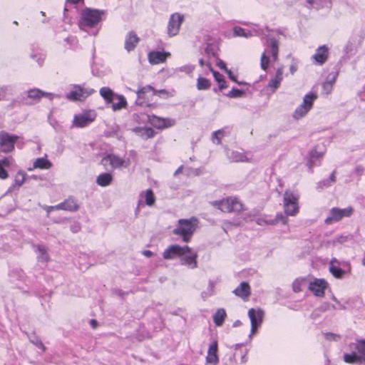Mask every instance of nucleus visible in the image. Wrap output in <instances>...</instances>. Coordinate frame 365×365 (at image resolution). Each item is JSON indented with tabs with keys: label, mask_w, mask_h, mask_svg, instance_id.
<instances>
[{
	"label": "nucleus",
	"mask_w": 365,
	"mask_h": 365,
	"mask_svg": "<svg viewBox=\"0 0 365 365\" xmlns=\"http://www.w3.org/2000/svg\"><path fill=\"white\" fill-rule=\"evenodd\" d=\"M65 41L70 46V48L76 49L77 44V39L75 36H69L65 38Z\"/></svg>",
	"instance_id": "nucleus-53"
},
{
	"label": "nucleus",
	"mask_w": 365,
	"mask_h": 365,
	"mask_svg": "<svg viewBox=\"0 0 365 365\" xmlns=\"http://www.w3.org/2000/svg\"><path fill=\"white\" fill-rule=\"evenodd\" d=\"M211 86L210 81L203 77L199 76L197 79V88L199 91L207 90Z\"/></svg>",
	"instance_id": "nucleus-42"
},
{
	"label": "nucleus",
	"mask_w": 365,
	"mask_h": 365,
	"mask_svg": "<svg viewBox=\"0 0 365 365\" xmlns=\"http://www.w3.org/2000/svg\"><path fill=\"white\" fill-rule=\"evenodd\" d=\"M245 95V91L238 89L237 88H232L227 93L226 96L231 98H241Z\"/></svg>",
	"instance_id": "nucleus-45"
},
{
	"label": "nucleus",
	"mask_w": 365,
	"mask_h": 365,
	"mask_svg": "<svg viewBox=\"0 0 365 365\" xmlns=\"http://www.w3.org/2000/svg\"><path fill=\"white\" fill-rule=\"evenodd\" d=\"M336 78V75H334L331 78H328L327 80L323 83L322 91L324 94L327 96L331 93Z\"/></svg>",
	"instance_id": "nucleus-38"
},
{
	"label": "nucleus",
	"mask_w": 365,
	"mask_h": 365,
	"mask_svg": "<svg viewBox=\"0 0 365 365\" xmlns=\"http://www.w3.org/2000/svg\"><path fill=\"white\" fill-rule=\"evenodd\" d=\"M328 283L324 279L315 278L309 284V289L317 297H324Z\"/></svg>",
	"instance_id": "nucleus-18"
},
{
	"label": "nucleus",
	"mask_w": 365,
	"mask_h": 365,
	"mask_svg": "<svg viewBox=\"0 0 365 365\" xmlns=\"http://www.w3.org/2000/svg\"><path fill=\"white\" fill-rule=\"evenodd\" d=\"M226 155L230 161L235 163L247 162L252 159V155L250 153L227 150Z\"/></svg>",
	"instance_id": "nucleus-20"
},
{
	"label": "nucleus",
	"mask_w": 365,
	"mask_h": 365,
	"mask_svg": "<svg viewBox=\"0 0 365 365\" xmlns=\"http://www.w3.org/2000/svg\"><path fill=\"white\" fill-rule=\"evenodd\" d=\"M83 2H84V0H65V6H64V9H63L64 19H67L66 12L68 11V6H69L71 5L76 6L78 4H83Z\"/></svg>",
	"instance_id": "nucleus-50"
},
{
	"label": "nucleus",
	"mask_w": 365,
	"mask_h": 365,
	"mask_svg": "<svg viewBox=\"0 0 365 365\" xmlns=\"http://www.w3.org/2000/svg\"><path fill=\"white\" fill-rule=\"evenodd\" d=\"M197 225V220L195 217L190 219H180L173 233L182 237V241L187 242L190 240Z\"/></svg>",
	"instance_id": "nucleus-5"
},
{
	"label": "nucleus",
	"mask_w": 365,
	"mask_h": 365,
	"mask_svg": "<svg viewBox=\"0 0 365 365\" xmlns=\"http://www.w3.org/2000/svg\"><path fill=\"white\" fill-rule=\"evenodd\" d=\"M133 131L143 139L153 138L155 135L154 130L148 127H135L133 129Z\"/></svg>",
	"instance_id": "nucleus-29"
},
{
	"label": "nucleus",
	"mask_w": 365,
	"mask_h": 365,
	"mask_svg": "<svg viewBox=\"0 0 365 365\" xmlns=\"http://www.w3.org/2000/svg\"><path fill=\"white\" fill-rule=\"evenodd\" d=\"M305 278H297L292 283V289L294 292H299L302 290V287L305 284Z\"/></svg>",
	"instance_id": "nucleus-48"
},
{
	"label": "nucleus",
	"mask_w": 365,
	"mask_h": 365,
	"mask_svg": "<svg viewBox=\"0 0 365 365\" xmlns=\"http://www.w3.org/2000/svg\"><path fill=\"white\" fill-rule=\"evenodd\" d=\"M104 11L85 8L80 13L78 26L81 30L91 35H97L99 28L98 24L102 20Z\"/></svg>",
	"instance_id": "nucleus-2"
},
{
	"label": "nucleus",
	"mask_w": 365,
	"mask_h": 365,
	"mask_svg": "<svg viewBox=\"0 0 365 365\" xmlns=\"http://www.w3.org/2000/svg\"><path fill=\"white\" fill-rule=\"evenodd\" d=\"M207 69L209 71L212 72L213 74V76L215 78V80L218 83L224 79V76L220 73L219 72L213 70V68L211 66L210 63H207Z\"/></svg>",
	"instance_id": "nucleus-52"
},
{
	"label": "nucleus",
	"mask_w": 365,
	"mask_h": 365,
	"mask_svg": "<svg viewBox=\"0 0 365 365\" xmlns=\"http://www.w3.org/2000/svg\"><path fill=\"white\" fill-rule=\"evenodd\" d=\"M297 70V65L295 63H293L289 66V71L292 74H294Z\"/></svg>",
	"instance_id": "nucleus-64"
},
{
	"label": "nucleus",
	"mask_w": 365,
	"mask_h": 365,
	"mask_svg": "<svg viewBox=\"0 0 365 365\" xmlns=\"http://www.w3.org/2000/svg\"><path fill=\"white\" fill-rule=\"evenodd\" d=\"M155 196L151 189H148L145 192V202L148 206H152L155 203Z\"/></svg>",
	"instance_id": "nucleus-46"
},
{
	"label": "nucleus",
	"mask_w": 365,
	"mask_h": 365,
	"mask_svg": "<svg viewBox=\"0 0 365 365\" xmlns=\"http://www.w3.org/2000/svg\"><path fill=\"white\" fill-rule=\"evenodd\" d=\"M195 66L192 64H187L182 66L180 67L176 68L175 71V73L178 72H184L186 74H191L193 71L195 70Z\"/></svg>",
	"instance_id": "nucleus-49"
},
{
	"label": "nucleus",
	"mask_w": 365,
	"mask_h": 365,
	"mask_svg": "<svg viewBox=\"0 0 365 365\" xmlns=\"http://www.w3.org/2000/svg\"><path fill=\"white\" fill-rule=\"evenodd\" d=\"M81 225L78 222H73L70 227V230L73 233L78 232L81 230Z\"/></svg>",
	"instance_id": "nucleus-57"
},
{
	"label": "nucleus",
	"mask_w": 365,
	"mask_h": 365,
	"mask_svg": "<svg viewBox=\"0 0 365 365\" xmlns=\"http://www.w3.org/2000/svg\"><path fill=\"white\" fill-rule=\"evenodd\" d=\"M218 85H219V90H220V91H222L224 88H226L227 87L226 81H225V79H223L222 81L218 82Z\"/></svg>",
	"instance_id": "nucleus-63"
},
{
	"label": "nucleus",
	"mask_w": 365,
	"mask_h": 365,
	"mask_svg": "<svg viewBox=\"0 0 365 365\" xmlns=\"http://www.w3.org/2000/svg\"><path fill=\"white\" fill-rule=\"evenodd\" d=\"M97 115L94 110H86L76 114L73 120V126L76 128H84L93 122Z\"/></svg>",
	"instance_id": "nucleus-13"
},
{
	"label": "nucleus",
	"mask_w": 365,
	"mask_h": 365,
	"mask_svg": "<svg viewBox=\"0 0 365 365\" xmlns=\"http://www.w3.org/2000/svg\"><path fill=\"white\" fill-rule=\"evenodd\" d=\"M184 19V15L178 12L170 16L167 26V34L169 37H173L178 34Z\"/></svg>",
	"instance_id": "nucleus-12"
},
{
	"label": "nucleus",
	"mask_w": 365,
	"mask_h": 365,
	"mask_svg": "<svg viewBox=\"0 0 365 365\" xmlns=\"http://www.w3.org/2000/svg\"><path fill=\"white\" fill-rule=\"evenodd\" d=\"M113 180V176L108 173H103L100 174L96 178V183L101 186L106 187L109 185Z\"/></svg>",
	"instance_id": "nucleus-33"
},
{
	"label": "nucleus",
	"mask_w": 365,
	"mask_h": 365,
	"mask_svg": "<svg viewBox=\"0 0 365 365\" xmlns=\"http://www.w3.org/2000/svg\"><path fill=\"white\" fill-rule=\"evenodd\" d=\"M264 313L262 309H250L248 311V317L251 322V330L249 337H251L254 334L257 329L261 326L263 322Z\"/></svg>",
	"instance_id": "nucleus-15"
},
{
	"label": "nucleus",
	"mask_w": 365,
	"mask_h": 365,
	"mask_svg": "<svg viewBox=\"0 0 365 365\" xmlns=\"http://www.w3.org/2000/svg\"><path fill=\"white\" fill-rule=\"evenodd\" d=\"M140 42V38L135 31H129L125 36L124 48L128 52L135 50Z\"/></svg>",
	"instance_id": "nucleus-21"
},
{
	"label": "nucleus",
	"mask_w": 365,
	"mask_h": 365,
	"mask_svg": "<svg viewBox=\"0 0 365 365\" xmlns=\"http://www.w3.org/2000/svg\"><path fill=\"white\" fill-rule=\"evenodd\" d=\"M233 293L242 299H246L250 294V287L247 282H242L240 285L234 289Z\"/></svg>",
	"instance_id": "nucleus-28"
},
{
	"label": "nucleus",
	"mask_w": 365,
	"mask_h": 365,
	"mask_svg": "<svg viewBox=\"0 0 365 365\" xmlns=\"http://www.w3.org/2000/svg\"><path fill=\"white\" fill-rule=\"evenodd\" d=\"M317 98L315 93L309 92L304 98L302 103L295 109L293 113V118L299 120L307 115L312 109L314 101Z\"/></svg>",
	"instance_id": "nucleus-9"
},
{
	"label": "nucleus",
	"mask_w": 365,
	"mask_h": 365,
	"mask_svg": "<svg viewBox=\"0 0 365 365\" xmlns=\"http://www.w3.org/2000/svg\"><path fill=\"white\" fill-rule=\"evenodd\" d=\"M155 91V88L150 85H147L140 89L136 92L137 96L138 99H146L147 94Z\"/></svg>",
	"instance_id": "nucleus-40"
},
{
	"label": "nucleus",
	"mask_w": 365,
	"mask_h": 365,
	"mask_svg": "<svg viewBox=\"0 0 365 365\" xmlns=\"http://www.w3.org/2000/svg\"><path fill=\"white\" fill-rule=\"evenodd\" d=\"M212 205L225 212H239L243 209L242 202L237 197H227L213 201Z\"/></svg>",
	"instance_id": "nucleus-7"
},
{
	"label": "nucleus",
	"mask_w": 365,
	"mask_h": 365,
	"mask_svg": "<svg viewBox=\"0 0 365 365\" xmlns=\"http://www.w3.org/2000/svg\"><path fill=\"white\" fill-rule=\"evenodd\" d=\"M279 222H282L284 225L287 223V218L281 212L277 213L274 218H267V217H258L256 220V222L259 225H276Z\"/></svg>",
	"instance_id": "nucleus-22"
},
{
	"label": "nucleus",
	"mask_w": 365,
	"mask_h": 365,
	"mask_svg": "<svg viewBox=\"0 0 365 365\" xmlns=\"http://www.w3.org/2000/svg\"><path fill=\"white\" fill-rule=\"evenodd\" d=\"M100 95L105 100L106 103H111L115 100L116 93H115L108 87H102L100 89Z\"/></svg>",
	"instance_id": "nucleus-32"
},
{
	"label": "nucleus",
	"mask_w": 365,
	"mask_h": 365,
	"mask_svg": "<svg viewBox=\"0 0 365 365\" xmlns=\"http://www.w3.org/2000/svg\"><path fill=\"white\" fill-rule=\"evenodd\" d=\"M324 337L329 341H338L340 339V336L336 334L327 332L324 334Z\"/></svg>",
	"instance_id": "nucleus-56"
},
{
	"label": "nucleus",
	"mask_w": 365,
	"mask_h": 365,
	"mask_svg": "<svg viewBox=\"0 0 365 365\" xmlns=\"http://www.w3.org/2000/svg\"><path fill=\"white\" fill-rule=\"evenodd\" d=\"M25 179H26V174L21 171L18 172L15 175L12 187H21L24 183Z\"/></svg>",
	"instance_id": "nucleus-43"
},
{
	"label": "nucleus",
	"mask_w": 365,
	"mask_h": 365,
	"mask_svg": "<svg viewBox=\"0 0 365 365\" xmlns=\"http://www.w3.org/2000/svg\"><path fill=\"white\" fill-rule=\"evenodd\" d=\"M25 143L21 136L10 134L6 131H0V152L9 153L14 150L15 145L19 149L23 148Z\"/></svg>",
	"instance_id": "nucleus-4"
},
{
	"label": "nucleus",
	"mask_w": 365,
	"mask_h": 365,
	"mask_svg": "<svg viewBox=\"0 0 365 365\" xmlns=\"http://www.w3.org/2000/svg\"><path fill=\"white\" fill-rule=\"evenodd\" d=\"M353 213V208L351 206L341 209L339 207H332L329 215L324 220L327 225H331L342 220L344 217H349Z\"/></svg>",
	"instance_id": "nucleus-10"
},
{
	"label": "nucleus",
	"mask_w": 365,
	"mask_h": 365,
	"mask_svg": "<svg viewBox=\"0 0 365 365\" xmlns=\"http://www.w3.org/2000/svg\"><path fill=\"white\" fill-rule=\"evenodd\" d=\"M14 162V160L10 157H5L2 159H0V165L4 168H9Z\"/></svg>",
	"instance_id": "nucleus-54"
},
{
	"label": "nucleus",
	"mask_w": 365,
	"mask_h": 365,
	"mask_svg": "<svg viewBox=\"0 0 365 365\" xmlns=\"http://www.w3.org/2000/svg\"><path fill=\"white\" fill-rule=\"evenodd\" d=\"M115 99L118 100L117 103H111V107L113 110H118L126 108L127 101L123 95L116 94Z\"/></svg>",
	"instance_id": "nucleus-36"
},
{
	"label": "nucleus",
	"mask_w": 365,
	"mask_h": 365,
	"mask_svg": "<svg viewBox=\"0 0 365 365\" xmlns=\"http://www.w3.org/2000/svg\"><path fill=\"white\" fill-rule=\"evenodd\" d=\"M189 251L190 247L187 245H171L164 250L163 257L165 259H175L180 258L181 255L186 254V252Z\"/></svg>",
	"instance_id": "nucleus-16"
},
{
	"label": "nucleus",
	"mask_w": 365,
	"mask_h": 365,
	"mask_svg": "<svg viewBox=\"0 0 365 365\" xmlns=\"http://www.w3.org/2000/svg\"><path fill=\"white\" fill-rule=\"evenodd\" d=\"M129 163L130 161L128 159L126 160L115 154H108L103 157L101 161V165L105 168L110 165L112 169L128 167L129 165Z\"/></svg>",
	"instance_id": "nucleus-14"
},
{
	"label": "nucleus",
	"mask_w": 365,
	"mask_h": 365,
	"mask_svg": "<svg viewBox=\"0 0 365 365\" xmlns=\"http://www.w3.org/2000/svg\"><path fill=\"white\" fill-rule=\"evenodd\" d=\"M28 97L35 101H38L43 97L52 100L54 97H58V96L51 93H46L37 88H32L28 91Z\"/></svg>",
	"instance_id": "nucleus-26"
},
{
	"label": "nucleus",
	"mask_w": 365,
	"mask_h": 365,
	"mask_svg": "<svg viewBox=\"0 0 365 365\" xmlns=\"http://www.w3.org/2000/svg\"><path fill=\"white\" fill-rule=\"evenodd\" d=\"M306 3V6L309 9L314 8L316 9H319L324 6L325 0H307Z\"/></svg>",
	"instance_id": "nucleus-44"
},
{
	"label": "nucleus",
	"mask_w": 365,
	"mask_h": 365,
	"mask_svg": "<svg viewBox=\"0 0 365 365\" xmlns=\"http://www.w3.org/2000/svg\"><path fill=\"white\" fill-rule=\"evenodd\" d=\"M329 270L335 278L342 279L346 274L351 273V267L349 262L339 261L333 258L329 262Z\"/></svg>",
	"instance_id": "nucleus-8"
},
{
	"label": "nucleus",
	"mask_w": 365,
	"mask_h": 365,
	"mask_svg": "<svg viewBox=\"0 0 365 365\" xmlns=\"http://www.w3.org/2000/svg\"><path fill=\"white\" fill-rule=\"evenodd\" d=\"M329 56V48L326 45L319 46L315 53L312 56V59L319 65L324 64Z\"/></svg>",
	"instance_id": "nucleus-23"
},
{
	"label": "nucleus",
	"mask_w": 365,
	"mask_h": 365,
	"mask_svg": "<svg viewBox=\"0 0 365 365\" xmlns=\"http://www.w3.org/2000/svg\"><path fill=\"white\" fill-rule=\"evenodd\" d=\"M150 123L154 127L158 129H163L165 128H169L175 125V120L174 119L168 118H163L157 116H153L150 119Z\"/></svg>",
	"instance_id": "nucleus-24"
},
{
	"label": "nucleus",
	"mask_w": 365,
	"mask_h": 365,
	"mask_svg": "<svg viewBox=\"0 0 365 365\" xmlns=\"http://www.w3.org/2000/svg\"><path fill=\"white\" fill-rule=\"evenodd\" d=\"M217 66L222 70H224L225 71H228V69L226 67L225 63L220 58L217 60Z\"/></svg>",
	"instance_id": "nucleus-58"
},
{
	"label": "nucleus",
	"mask_w": 365,
	"mask_h": 365,
	"mask_svg": "<svg viewBox=\"0 0 365 365\" xmlns=\"http://www.w3.org/2000/svg\"><path fill=\"white\" fill-rule=\"evenodd\" d=\"M31 57L33 59H35L39 65H41V64H42V63H43V61H44V57H43V56H40L39 58H36V55H34V54H31Z\"/></svg>",
	"instance_id": "nucleus-62"
},
{
	"label": "nucleus",
	"mask_w": 365,
	"mask_h": 365,
	"mask_svg": "<svg viewBox=\"0 0 365 365\" xmlns=\"http://www.w3.org/2000/svg\"><path fill=\"white\" fill-rule=\"evenodd\" d=\"M232 31L233 36L235 37H245L247 38L257 36L265 38L266 41L264 43V49L260 58V67L263 71H267L269 67V56H271L274 62L278 60L279 36L270 31L267 26L252 24L249 29L235 26Z\"/></svg>",
	"instance_id": "nucleus-1"
},
{
	"label": "nucleus",
	"mask_w": 365,
	"mask_h": 365,
	"mask_svg": "<svg viewBox=\"0 0 365 365\" xmlns=\"http://www.w3.org/2000/svg\"><path fill=\"white\" fill-rule=\"evenodd\" d=\"M9 277L11 281L14 282L16 279L23 280L24 278V274L20 269H15L10 272Z\"/></svg>",
	"instance_id": "nucleus-47"
},
{
	"label": "nucleus",
	"mask_w": 365,
	"mask_h": 365,
	"mask_svg": "<svg viewBox=\"0 0 365 365\" xmlns=\"http://www.w3.org/2000/svg\"><path fill=\"white\" fill-rule=\"evenodd\" d=\"M205 53L207 54V55H214V49H213V47L211 44H207L206 48H205Z\"/></svg>",
	"instance_id": "nucleus-60"
},
{
	"label": "nucleus",
	"mask_w": 365,
	"mask_h": 365,
	"mask_svg": "<svg viewBox=\"0 0 365 365\" xmlns=\"http://www.w3.org/2000/svg\"><path fill=\"white\" fill-rule=\"evenodd\" d=\"M350 353L344 354V361L348 364L359 363L365 365V339H356L349 344Z\"/></svg>",
	"instance_id": "nucleus-3"
},
{
	"label": "nucleus",
	"mask_w": 365,
	"mask_h": 365,
	"mask_svg": "<svg viewBox=\"0 0 365 365\" xmlns=\"http://www.w3.org/2000/svg\"><path fill=\"white\" fill-rule=\"evenodd\" d=\"M284 67L280 66L276 70L275 76L270 79L268 83L267 87L274 92L280 86L281 82L283 80Z\"/></svg>",
	"instance_id": "nucleus-25"
},
{
	"label": "nucleus",
	"mask_w": 365,
	"mask_h": 365,
	"mask_svg": "<svg viewBox=\"0 0 365 365\" xmlns=\"http://www.w3.org/2000/svg\"><path fill=\"white\" fill-rule=\"evenodd\" d=\"M52 167V163L47 159V156L45 155L42 158H36L33 163V168L29 169L30 170L34 169L41 170H48Z\"/></svg>",
	"instance_id": "nucleus-30"
},
{
	"label": "nucleus",
	"mask_w": 365,
	"mask_h": 365,
	"mask_svg": "<svg viewBox=\"0 0 365 365\" xmlns=\"http://www.w3.org/2000/svg\"><path fill=\"white\" fill-rule=\"evenodd\" d=\"M225 130L220 129L213 132L212 135V140L214 143L220 144L221 143V138L223 137Z\"/></svg>",
	"instance_id": "nucleus-51"
},
{
	"label": "nucleus",
	"mask_w": 365,
	"mask_h": 365,
	"mask_svg": "<svg viewBox=\"0 0 365 365\" xmlns=\"http://www.w3.org/2000/svg\"><path fill=\"white\" fill-rule=\"evenodd\" d=\"M197 252L193 251L190 247L189 252H186V254H183L182 255L180 256V264L187 267L188 269H195L197 267Z\"/></svg>",
	"instance_id": "nucleus-19"
},
{
	"label": "nucleus",
	"mask_w": 365,
	"mask_h": 365,
	"mask_svg": "<svg viewBox=\"0 0 365 365\" xmlns=\"http://www.w3.org/2000/svg\"><path fill=\"white\" fill-rule=\"evenodd\" d=\"M32 342L34 344H36V346H38V348L41 349L43 351L44 350V346H43V344H42V342L41 341L40 339H36V340L32 341Z\"/></svg>",
	"instance_id": "nucleus-61"
},
{
	"label": "nucleus",
	"mask_w": 365,
	"mask_h": 365,
	"mask_svg": "<svg viewBox=\"0 0 365 365\" xmlns=\"http://www.w3.org/2000/svg\"><path fill=\"white\" fill-rule=\"evenodd\" d=\"M219 359L217 356V341H213L209 346L207 356H206V362L207 364H216L218 363Z\"/></svg>",
	"instance_id": "nucleus-27"
},
{
	"label": "nucleus",
	"mask_w": 365,
	"mask_h": 365,
	"mask_svg": "<svg viewBox=\"0 0 365 365\" xmlns=\"http://www.w3.org/2000/svg\"><path fill=\"white\" fill-rule=\"evenodd\" d=\"M95 91L92 88H83L79 85H73L71 90L66 93V98L71 101H82Z\"/></svg>",
	"instance_id": "nucleus-11"
},
{
	"label": "nucleus",
	"mask_w": 365,
	"mask_h": 365,
	"mask_svg": "<svg viewBox=\"0 0 365 365\" xmlns=\"http://www.w3.org/2000/svg\"><path fill=\"white\" fill-rule=\"evenodd\" d=\"M169 53L162 51H151L148 53V59L152 64H158L165 61Z\"/></svg>",
	"instance_id": "nucleus-31"
},
{
	"label": "nucleus",
	"mask_w": 365,
	"mask_h": 365,
	"mask_svg": "<svg viewBox=\"0 0 365 365\" xmlns=\"http://www.w3.org/2000/svg\"><path fill=\"white\" fill-rule=\"evenodd\" d=\"M64 210L73 212L78 210V205L76 200L72 197L65 200L63 202Z\"/></svg>",
	"instance_id": "nucleus-37"
},
{
	"label": "nucleus",
	"mask_w": 365,
	"mask_h": 365,
	"mask_svg": "<svg viewBox=\"0 0 365 365\" xmlns=\"http://www.w3.org/2000/svg\"><path fill=\"white\" fill-rule=\"evenodd\" d=\"M13 95V88L10 85L0 86V101L5 100L8 96Z\"/></svg>",
	"instance_id": "nucleus-41"
},
{
	"label": "nucleus",
	"mask_w": 365,
	"mask_h": 365,
	"mask_svg": "<svg viewBox=\"0 0 365 365\" xmlns=\"http://www.w3.org/2000/svg\"><path fill=\"white\" fill-rule=\"evenodd\" d=\"M324 156L322 150H318V146L312 148L308 153L307 158V166L308 167L309 172L312 173L314 168L321 165L322 159Z\"/></svg>",
	"instance_id": "nucleus-17"
},
{
	"label": "nucleus",
	"mask_w": 365,
	"mask_h": 365,
	"mask_svg": "<svg viewBox=\"0 0 365 365\" xmlns=\"http://www.w3.org/2000/svg\"><path fill=\"white\" fill-rule=\"evenodd\" d=\"M335 175H336V172L333 171L328 179L319 181L317 183V190L320 191V190H322L325 187H330L331 183L334 182L336 180Z\"/></svg>",
	"instance_id": "nucleus-35"
},
{
	"label": "nucleus",
	"mask_w": 365,
	"mask_h": 365,
	"mask_svg": "<svg viewBox=\"0 0 365 365\" xmlns=\"http://www.w3.org/2000/svg\"><path fill=\"white\" fill-rule=\"evenodd\" d=\"M36 251L38 252V261L46 262L49 257L48 255L46 252V249L43 245H37L36 246Z\"/></svg>",
	"instance_id": "nucleus-39"
},
{
	"label": "nucleus",
	"mask_w": 365,
	"mask_h": 365,
	"mask_svg": "<svg viewBox=\"0 0 365 365\" xmlns=\"http://www.w3.org/2000/svg\"><path fill=\"white\" fill-rule=\"evenodd\" d=\"M153 95L158 96L160 97H163L164 98H167L169 97V93L165 89L156 90L153 91Z\"/></svg>",
	"instance_id": "nucleus-55"
},
{
	"label": "nucleus",
	"mask_w": 365,
	"mask_h": 365,
	"mask_svg": "<svg viewBox=\"0 0 365 365\" xmlns=\"http://www.w3.org/2000/svg\"><path fill=\"white\" fill-rule=\"evenodd\" d=\"M299 195L291 190H286L284 193L283 205L287 215L294 216L299 212Z\"/></svg>",
	"instance_id": "nucleus-6"
},
{
	"label": "nucleus",
	"mask_w": 365,
	"mask_h": 365,
	"mask_svg": "<svg viewBox=\"0 0 365 365\" xmlns=\"http://www.w3.org/2000/svg\"><path fill=\"white\" fill-rule=\"evenodd\" d=\"M226 312L224 309H218L216 312L213 315V322L217 327H220L222 325L225 317H226Z\"/></svg>",
	"instance_id": "nucleus-34"
},
{
	"label": "nucleus",
	"mask_w": 365,
	"mask_h": 365,
	"mask_svg": "<svg viewBox=\"0 0 365 365\" xmlns=\"http://www.w3.org/2000/svg\"><path fill=\"white\" fill-rule=\"evenodd\" d=\"M226 73L228 74L229 78H230L232 81H233L236 82V83H237V84H239V85L244 84V83H242V82H239V81H237V79H236L235 76L232 74V71H231L228 70V71H226Z\"/></svg>",
	"instance_id": "nucleus-59"
}]
</instances>
